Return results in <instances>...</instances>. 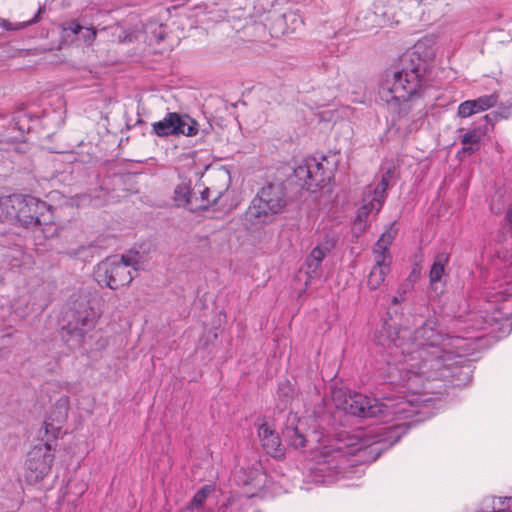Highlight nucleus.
I'll return each mask as SVG.
<instances>
[{"instance_id": "obj_1", "label": "nucleus", "mask_w": 512, "mask_h": 512, "mask_svg": "<svg viewBox=\"0 0 512 512\" xmlns=\"http://www.w3.org/2000/svg\"><path fill=\"white\" fill-rule=\"evenodd\" d=\"M443 336L435 330L433 320L425 321L411 337L407 329L383 326L380 344L394 357L401 356L388 369L389 384L403 389L400 394L419 395L427 390L426 381L447 377L439 348Z\"/></svg>"}, {"instance_id": "obj_2", "label": "nucleus", "mask_w": 512, "mask_h": 512, "mask_svg": "<svg viewBox=\"0 0 512 512\" xmlns=\"http://www.w3.org/2000/svg\"><path fill=\"white\" fill-rule=\"evenodd\" d=\"M331 397L337 409L352 416L380 417L386 423L404 420L403 423H395L368 432L366 435L370 438L368 445L376 446L374 450L377 451H382L397 443L408 430L406 420L413 418L418 413L416 400L409 399L406 395L384 396L380 401L361 393H351L344 388H334Z\"/></svg>"}, {"instance_id": "obj_3", "label": "nucleus", "mask_w": 512, "mask_h": 512, "mask_svg": "<svg viewBox=\"0 0 512 512\" xmlns=\"http://www.w3.org/2000/svg\"><path fill=\"white\" fill-rule=\"evenodd\" d=\"M415 46L400 58L401 69L395 71L391 80L386 79L379 87V97L387 104L391 113L400 120L419 107L417 116L426 113L420 97L430 82V64L422 58Z\"/></svg>"}, {"instance_id": "obj_4", "label": "nucleus", "mask_w": 512, "mask_h": 512, "mask_svg": "<svg viewBox=\"0 0 512 512\" xmlns=\"http://www.w3.org/2000/svg\"><path fill=\"white\" fill-rule=\"evenodd\" d=\"M6 218L28 229H39L45 237L54 230L52 207L30 195L14 194L0 200Z\"/></svg>"}, {"instance_id": "obj_5", "label": "nucleus", "mask_w": 512, "mask_h": 512, "mask_svg": "<svg viewBox=\"0 0 512 512\" xmlns=\"http://www.w3.org/2000/svg\"><path fill=\"white\" fill-rule=\"evenodd\" d=\"M287 204L286 189L282 183H269L261 188L244 215V225L256 231L271 223Z\"/></svg>"}, {"instance_id": "obj_6", "label": "nucleus", "mask_w": 512, "mask_h": 512, "mask_svg": "<svg viewBox=\"0 0 512 512\" xmlns=\"http://www.w3.org/2000/svg\"><path fill=\"white\" fill-rule=\"evenodd\" d=\"M139 258V252L106 258L96 267V281L112 290L129 285L134 278L132 270H138Z\"/></svg>"}, {"instance_id": "obj_7", "label": "nucleus", "mask_w": 512, "mask_h": 512, "mask_svg": "<svg viewBox=\"0 0 512 512\" xmlns=\"http://www.w3.org/2000/svg\"><path fill=\"white\" fill-rule=\"evenodd\" d=\"M97 318L95 309L86 298L77 299L64 314L63 338L67 342L73 341L74 345L81 346L84 337L94 329Z\"/></svg>"}, {"instance_id": "obj_8", "label": "nucleus", "mask_w": 512, "mask_h": 512, "mask_svg": "<svg viewBox=\"0 0 512 512\" xmlns=\"http://www.w3.org/2000/svg\"><path fill=\"white\" fill-rule=\"evenodd\" d=\"M55 448L49 442V439L43 440L34 445L28 452L26 458V479L31 484H36L47 477L52 468L55 458L53 451Z\"/></svg>"}, {"instance_id": "obj_9", "label": "nucleus", "mask_w": 512, "mask_h": 512, "mask_svg": "<svg viewBox=\"0 0 512 512\" xmlns=\"http://www.w3.org/2000/svg\"><path fill=\"white\" fill-rule=\"evenodd\" d=\"M381 171V178L377 185L375 187L368 186L364 193L363 204L357 213V220L360 222L366 221L370 214H378L386 201L387 189L394 178L395 167H383Z\"/></svg>"}, {"instance_id": "obj_10", "label": "nucleus", "mask_w": 512, "mask_h": 512, "mask_svg": "<svg viewBox=\"0 0 512 512\" xmlns=\"http://www.w3.org/2000/svg\"><path fill=\"white\" fill-rule=\"evenodd\" d=\"M152 132L158 137L179 135L193 137L199 132V124L187 114L169 112L162 120L152 124Z\"/></svg>"}, {"instance_id": "obj_11", "label": "nucleus", "mask_w": 512, "mask_h": 512, "mask_svg": "<svg viewBox=\"0 0 512 512\" xmlns=\"http://www.w3.org/2000/svg\"><path fill=\"white\" fill-rule=\"evenodd\" d=\"M295 176L303 182L307 190L314 191L325 186L331 179L332 171L325 169L315 158L307 159L294 169Z\"/></svg>"}, {"instance_id": "obj_12", "label": "nucleus", "mask_w": 512, "mask_h": 512, "mask_svg": "<svg viewBox=\"0 0 512 512\" xmlns=\"http://www.w3.org/2000/svg\"><path fill=\"white\" fill-rule=\"evenodd\" d=\"M336 241L333 238H325L324 241L312 249L306 257L300 272L306 275L305 285L307 286L314 278L321 276V265L325 257L335 247Z\"/></svg>"}, {"instance_id": "obj_13", "label": "nucleus", "mask_w": 512, "mask_h": 512, "mask_svg": "<svg viewBox=\"0 0 512 512\" xmlns=\"http://www.w3.org/2000/svg\"><path fill=\"white\" fill-rule=\"evenodd\" d=\"M229 186V178L226 177L222 187L217 188L215 186L205 187L200 192V198L193 197L194 203L197 205H203L205 207L199 208L198 211L208 210L211 206H216L220 210L226 208V205L222 202L223 198L226 197Z\"/></svg>"}, {"instance_id": "obj_14", "label": "nucleus", "mask_w": 512, "mask_h": 512, "mask_svg": "<svg viewBox=\"0 0 512 512\" xmlns=\"http://www.w3.org/2000/svg\"><path fill=\"white\" fill-rule=\"evenodd\" d=\"M304 423L300 421L296 414L290 413L287 417L285 427L282 430L283 440L288 446L298 450L306 446V436L303 433Z\"/></svg>"}, {"instance_id": "obj_15", "label": "nucleus", "mask_w": 512, "mask_h": 512, "mask_svg": "<svg viewBox=\"0 0 512 512\" xmlns=\"http://www.w3.org/2000/svg\"><path fill=\"white\" fill-rule=\"evenodd\" d=\"M499 93L493 92L489 95H482L473 100H466L458 106V116L468 118L476 113L484 112L497 105Z\"/></svg>"}, {"instance_id": "obj_16", "label": "nucleus", "mask_w": 512, "mask_h": 512, "mask_svg": "<svg viewBox=\"0 0 512 512\" xmlns=\"http://www.w3.org/2000/svg\"><path fill=\"white\" fill-rule=\"evenodd\" d=\"M346 460V455L341 449H331L325 447L319 456L317 469L320 472L327 474H331L332 472L340 473L344 468Z\"/></svg>"}, {"instance_id": "obj_17", "label": "nucleus", "mask_w": 512, "mask_h": 512, "mask_svg": "<svg viewBox=\"0 0 512 512\" xmlns=\"http://www.w3.org/2000/svg\"><path fill=\"white\" fill-rule=\"evenodd\" d=\"M258 436L262 443L263 449L268 455L274 458H278L284 455L279 435L267 424H262L259 427Z\"/></svg>"}, {"instance_id": "obj_18", "label": "nucleus", "mask_w": 512, "mask_h": 512, "mask_svg": "<svg viewBox=\"0 0 512 512\" xmlns=\"http://www.w3.org/2000/svg\"><path fill=\"white\" fill-rule=\"evenodd\" d=\"M174 201L176 206L188 208L191 212H197L199 208L204 207L203 205H197L194 203L191 187L185 182H182L175 187Z\"/></svg>"}, {"instance_id": "obj_19", "label": "nucleus", "mask_w": 512, "mask_h": 512, "mask_svg": "<svg viewBox=\"0 0 512 512\" xmlns=\"http://www.w3.org/2000/svg\"><path fill=\"white\" fill-rule=\"evenodd\" d=\"M486 134V131H482L480 128H475L468 131L461 137V143L463 145L460 153L472 155L480 148L482 137Z\"/></svg>"}, {"instance_id": "obj_20", "label": "nucleus", "mask_w": 512, "mask_h": 512, "mask_svg": "<svg viewBox=\"0 0 512 512\" xmlns=\"http://www.w3.org/2000/svg\"><path fill=\"white\" fill-rule=\"evenodd\" d=\"M450 259L449 253L442 251L435 255L434 262L429 272V278L431 283H435L441 280L445 266L448 264Z\"/></svg>"}, {"instance_id": "obj_21", "label": "nucleus", "mask_w": 512, "mask_h": 512, "mask_svg": "<svg viewBox=\"0 0 512 512\" xmlns=\"http://www.w3.org/2000/svg\"><path fill=\"white\" fill-rule=\"evenodd\" d=\"M65 31H70L72 34L79 35L87 44H92L96 38L97 31L94 27H84L76 21H71L64 28Z\"/></svg>"}, {"instance_id": "obj_22", "label": "nucleus", "mask_w": 512, "mask_h": 512, "mask_svg": "<svg viewBox=\"0 0 512 512\" xmlns=\"http://www.w3.org/2000/svg\"><path fill=\"white\" fill-rule=\"evenodd\" d=\"M396 231L392 229V227L388 228L380 238L377 240V242L374 244L372 253H390V246L393 243V240L395 238Z\"/></svg>"}, {"instance_id": "obj_23", "label": "nucleus", "mask_w": 512, "mask_h": 512, "mask_svg": "<svg viewBox=\"0 0 512 512\" xmlns=\"http://www.w3.org/2000/svg\"><path fill=\"white\" fill-rule=\"evenodd\" d=\"M389 272L390 269L388 268L372 267L367 279L368 288L370 290L378 289L385 281Z\"/></svg>"}, {"instance_id": "obj_24", "label": "nucleus", "mask_w": 512, "mask_h": 512, "mask_svg": "<svg viewBox=\"0 0 512 512\" xmlns=\"http://www.w3.org/2000/svg\"><path fill=\"white\" fill-rule=\"evenodd\" d=\"M260 476V473L258 469H253L247 471L244 468L239 469L235 473V478L237 479V482L239 484H242L244 486L253 485V486H259L260 481L258 480V477Z\"/></svg>"}, {"instance_id": "obj_25", "label": "nucleus", "mask_w": 512, "mask_h": 512, "mask_svg": "<svg viewBox=\"0 0 512 512\" xmlns=\"http://www.w3.org/2000/svg\"><path fill=\"white\" fill-rule=\"evenodd\" d=\"M294 395V388L288 380H284L279 383L277 389V396L280 400L282 408H286L287 404L291 401Z\"/></svg>"}, {"instance_id": "obj_26", "label": "nucleus", "mask_w": 512, "mask_h": 512, "mask_svg": "<svg viewBox=\"0 0 512 512\" xmlns=\"http://www.w3.org/2000/svg\"><path fill=\"white\" fill-rule=\"evenodd\" d=\"M62 425L63 424L57 423L49 418H47L44 422V434H45L46 440L49 439V442L51 443L52 446H53V442L56 441V439L58 438V436L61 432ZM42 439L45 441L44 438H42Z\"/></svg>"}, {"instance_id": "obj_27", "label": "nucleus", "mask_w": 512, "mask_h": 512, "mask_svg": "<svg viewBox=\"0 0 512 512\" xmlns=\"http://www.w3.org/2000/svg\"><path fill=\"white\" fill-rule=\"evenodd\" d=\"M214 491L213 486L204 485L198 490L191 500V506L194 508L201 507L206 501L207 497Z\"/></svg>"}, {"instance_id": "obj_28", "label": "nucleus", "mask_w": 512, "mask_h": 512, "mask_svg": "<svg viewBox=\"0 0 512 512\" xmlns=\"http://www.w3.org/2000/svg\"><path fill=\"white\" fill-rule=\"evenodd\" d=\"M38 21L37 16L28 21L12 23L6 19L0 20V26L7 31L21 30Z\"/></svg>"}, {"instance_id": "obj_29", "label": "nucleus", "mask_w": 512, "mask_h": 512, "mask_svg": "<svg viewBox=\"0 0 512 512\" xmlns=\"http://www.w3.org/2000/svg\"><path fill=\"white\" fill-rule=\"evenodd\" d=\"M245 504L241 503L239 499H228V501L223 504L218 512H242Z\"/></svg>"}, {"instance_id": "obj_30", "label": "nucleus", "mask_w": 512, "mask_h": 512, "mask_svg": "<svg viewBox=\"0 0 512 512\" xmlns=\"http://www.w3.org/2000/svg\"><path fill=\"white\" fill-rule=\"evenodd\" d=\"M374 265L373 267L388 268L390 269L392 263L391 254L386 253H373Z\"/></svg>"}, {"instance_id": "obj_31", "label": "nucleus", "mask_w": 512, "mask_h": 512, "mask_svg": "<svg viewBox=\"0 0 512 512\" xmlns=\"http://www.w3.org/2000/svg\"><path fill=\"white\" fill-rule=\"evenodd\" d=\"M70 407V399L67 396L61 397L54 404V409L60 412V419L68 418V411Z\"/></svg>"}, {"instance_id": "obj_32", "label": "nucleus", "mask_w": 512, "mask_h": 512, "mask_svg": "<svg viewBox=\"0 0 512 512\" xmlns=\"http://www.w3.org/2000/svg\"><path fill=\"white\" fill-rule=\"evenodd\" d=\"M497 111H498V115L502 119H508V118L512 117V101L507 102V103H501L498 106Z\"/></svg>"}, {"instance_id": "obj_33", "label": "nucleus", "mask_w": 512, "mask_h": 512, "mask_svg": "<svg viewBox=\"0 0 512 512\" xmlns=\"http://www.w3.org/2000/svg\"><path fill=\"white\" fill-rule=\"evenodd\" d=\"M484 120L487 122V124H490L492 129L494 128V125L499 121L502 120V118L498 115V111H493L489 114H486L484 117Z\"/></svg>"}, {"instance_id": "obj_34", "label": "nucleus", "mask_w": 512, "mask_h": 512, "mask_svg": "<svg viewBox=\"0 0 512 512\" xmlns=\"http://www.w3.org/2000/svg\"><path fill=\"white\" fill-rule=\"evenodd\" d=\"M406 290L402 287H400L397 291V295L394 296L391 300L392 305L399 304L400 302L404 301L405 299Z\"/></svg>"}, {"instance_id": "obj_35", "label": "nucleus", "mask_w": 512, "mask_h": 512, "mask_svg": "<svg viewBox=\"0 0 512 512\" xmlns=\"http://www.w3.org/2000/svg\"><path fill=\"white\" fill-rule=\"evenodd\" d=\"M154 38L157 43H160L165 38V29L162 25H159L154 31Z\"/></svg>"}, {"instance_id": "obj_36", "label": "nucleus", "mask_w": 512, "mask_h": 512, "mask_svg": "<svg viewBox=\"0 0 512 512\" xmlns=\"http://www.w3.org/2000/svg\"><path fill=\"white\" fill-rule=\"evenodd\" d=\"M49 419L57 422V423H60V424H64L66 422L67 419H60V412L59 411H56L54 408L53 410L51 411L49 417Z\"/></svg>"}, {"instance_id": "obj_37", "label": "nucleus", "mask_w": 512, "mask_h": 512, "mask_svg": "<svg viewBox=\"0 0 512 512\" xmlns=\"http://www.w3.org/2000/svg\"><path fill=\"white\" fill-rule=\"evenodd\" d=\"M505 219L510 223L512 227V207L507 210Z\"/></svg>"}, {"instance_id": "obj_38", "label": "nucleus", "mask_w": 512, "mask_h": 512, "mask_svg": "<svg viewBox=\"0 0 512 512\" xmlns=\"http://www.w3.org/2000/svg\"><path fill=\"white\" fill-rule=\"evenodd\" d=\"M14 123H15V126L18 128L19 131H21L22 133L25 131L24 127H22L20 125V119L19 118H14L13 119Z\"/></svg>"}, {"instance_id": "obj_39", "label": "nucleus", "mask_w": 512, "mask_h": 512, "mask_svg": "<svg viewBox=\"0 0 512 512\" xmlns=\"http://www.w3.org/2000/svg\"><path fill=\"white\" fill-rule=\"evenodd\" d=\"M508 301H512V294L510 295V298L508 299Z\"/></svg>"}]
</instances>
